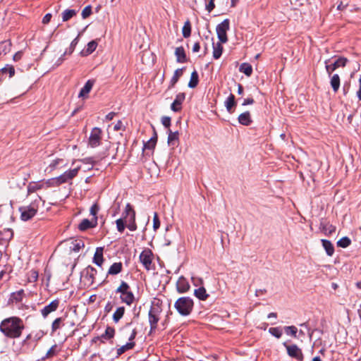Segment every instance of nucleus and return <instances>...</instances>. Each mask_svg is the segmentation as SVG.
<instances>
[{
    "instance_id": "052dcab7",
    "label": "nucleus",
    "mask_w": 361,
    "mask_h": 361,
    "mask_svg": "<svg viewBox=\"0 0 361 361\" xmlns=\"http://www.w3.org/2000/svg\"><path fill=\"white\" fill-rule=\"evenodd\" d=\"M80 161L83 164H91L92 166H93L94 164L93 157H85L84 159H80Z\"/></svg>"
},
{
    "instance_id": "39448f33",
    "label": "nucleus",
    "mask_w": 361,
    "mask_h": 361,
    "mask_svg": "<svg viewBox=\"0 0 361 361\" xmlns=\"http://www.w3.org/2000/svg\"><path fill=\"white\" fill-rule=\"evenodd\" d=\"M79 170L80 167H77L66 171L59 176L50 179V181H53L54 185H60L73 179L78 175Z\"/></svg>"
},
{
    "instance_id": "e2e57ef3",
    "label": "nucleus",
    "mask_w": 361,
    "mask_h": 361,
    "mask_svg": "<svg viewBox=\"0 0 361 361\" xmlns=\"http://www.w3.org/2000/svg\"><path fill=\"white\" fill-rule=\"evenodd\" d=\"M23 52L22 51H19L16 52L13 57V61H18L20 60L23 56Z\"/></svg>"
},
{
    "instance_id": "a18cd8bd",
    "label": "nucleus",
    "mask_w": 361,
    "mask_h": 361,
    "mask_svg": "<svg viewBox=\"0 0 361 361\" xmlns=\"http://www.w3.org/2000/svg\"><path fill=\"white\" fill-rule=\"evenodd\" d=\"M126 223H128L127 228L131 231H135L137 229V224L135 223V216L133 215L132 216H130L128 219L125 221Z\"/></svg>"
},
{
    "instance_id": "864d4df0",
    "label": "nucleus",
    "mask_w": 361,
    "mask_h": 361,
    "mask_svg": "<svg viewBox=\"0 0 361 361\" xmlns=\"http://www.w3.org/2000/svg\"><path fill=\"white\" fill-rule=\"evenodd\" d=\"M56 345H54L50 348V349L47 351L46 355L42 359L44 360L45 358H50L56 355Z\"/></svg>"
},
{
    "instance_id": "bf43d9fd",
    "label": "nucleus",
    "mask_w": 361,
    "mask_h": 361,
    "mask_svg": "<svg viewBox=\"0 0 361 361\" xmlns=\"http://www.w3.org/2000/svg\"><path fill=\"white\" fill-rule=\"evenodd\" d=\"M99 209V206L97 204L92 205L90 208V214L94 217H97V214Z\"/></svg>"
},
{
    "instance_id": "aec40b11",
    "label": "nucleus",
    "mask_w": 361,
    "mask_h": 361,
    "mask_svg": "<svg viewBox=\"0 0 361 361\" xmlns=\"http://www.w3.org/2000/svg\"><path fill=\"white\" fill-rule=\"evenodd\" d=\"M94 85V80H88L83 87L80 90L78 97H84L87 96L90 92L91 91L92 87Z\"/></svg>"
},
{
    "instance_id": "f704fd0d",
    "label": "nucleus",
    "mask_w": 361,
    "mask_h": 361,
    "mask_svg": "<svg viewBox=\"0 0 361 361\" xmlns=\"http://www.w3.org/2000/svg\"><path fill=\"white\" fill-rule=\"evenodd\" d=\"M199 82V75L196 71H194L191 73L190 79L188 82V87L190 88H195L197 87Z\"/></svg>"
},
{
    "instance_id": "69168bd1",
    "label": "nucleus",
    "mask_w": 361,
    "mask_h": 361,
    "mask_svg": "<svg viewBox=\"0 0 361 361\" xmlns=\"http://www.w3.org/2000/svg\"><path fill=\"white\" fill-rule=\"evenodd\" d=\"M51 19V13H47L43 19H42V23L43 24H48Z\"/></svg>"
},
{
    "instance_id": "603ef678",
    "label": "nucleus",
    "mask_w": 361,
    "mask_h": 361,
    "mask_svg": "<svg viewBox=\"0 0 361 361\" xmlns=\"http://www.w3.org/2000/svg\"><path fill=\"white\" fill-rule=\"evenodd\" d=\"M91 14H92V6L90 5H88L83 8V10L82 11L81 16L83 19H85L87 17H89Z\"/></svg>"
},
{
    "instance_id": "4be33fe9",
    "label": "nucleus",
    "mask_w": 361,
    "mask_h": 361,
    "mask_svg": "<svg viewBox=\"0 0 361 361\" xmlns=\"http://www.w3.org/2000/svg\"><path fill=\"white\" fill-rule=\"evenodd\" d=\"M175 55L178 63H185L187 61L186 54L183 47H179L176 49Z\"/></svg>"
},
{
    "instance_id": "c85d7f7f",
    "label": "nucleus",
    "mask_w": 361,
    "mask_h": 361,
    "mask_svg": "<svg viewBox=\"0 0 361 361\" xmlns=\"http://www.w3.org/2000/svg\"><path fill=\"white\" fill-rule=\"evenodd\" d=\"M194 295L196 298L201 300H205L209 297V294L207 293L206 289L202 286L195 290Z\"/></svg>"
},
{
    "instance_id": "9d476101",
    "label": "nucleus",
    "mask_w": 361,
    "mask_h": 361,
    "mask_svg": "<svg viewBox=\"0 0 361 361\" xmlns=\"http://www.w3.org/2000/svg\"><path fill=\"white\" fill-rule=\"evenodd\" d=\"M102 137V130L101 128L94 127L92 129L89 140L88 145L92 148H95L100 145Z\"/></svg>"
},
{
    "instance_id": "e433bc0d",
    "label": "nucleus",
    "mask_w": 361,
    "mask_h": 361,
    "mask_svg": "<svg viewBox=\"0 0 361 361\" xmlns=\"http://www.w3.org/2000/svg\"><path fill=\"white\" fill-rule=\"evenodd\" d=\"M239 71L249 77L252 73V67L247 63H243L240 66Z\"/></svg>"
},
{
    "instance_id": "37998d69",
    "label": "nucleus",
    "mask_w": 361,
    "mask_h": 361,
    "mask_svg": "<svg viewBox=\"0 0 361 361\" xmlns=\"http://www.w3.org/2000/svg\"><path fill=\"white\" fill-rule=\"evenodd\" d=\"M11 47V43L8 41L1 42L0 43V54H6L10 51Z\"/></svg>"
},
{
    "instance_id": "6ab92c4d",
    "label": "nucleus",
    "mask_w": 361,
    "mask_h": 361,
    "mask_svg": "<svg viewBox=\"0 0 361 361\" xmlns=\"http://www.w3.org/2000/svg\"><path fill=\"white\" fill-rule=\"evenodd\" d=\"M104 261L103 247H97L93 257V262L98 267H102Z\"/></svg>"
},
{
    "instance_id": "b1692460",
    "label": "nucleus",
    "mask_w": 361,
    "mask_h": 361,
    "mask_svg": "<svg viewBox=\"0 0 361 361\" xmlns=\"http://www.w3.org/2000/svg\"><path fill=\"white\" fill-rule=\"evenodd\" d=\"M184 68H178L175 71L173 77L171 78L169 86V89H171L175 86L178 81L179 78L182 76Z\"/></svg>"
},
{
    "instance_id": "dca6fc26",
    "label": "nucleus",
    "mask_w": 361,
    "mask_h": 361,
    "mask_svg": "<svg viewBox=\"0 0 361 361\" xmlns=\"http://www.w3.org/2000/svg\"><path fill=\"white\" fill-rule=\"evenodd\" d=\"M97 224V217L93 218L90 221L87 219H84L78 225V228L81 231L87 230L88 228H94Z\"/></svg>"
},
{
    "instance_id": "5fc2aeb1",
    "label": "nucleus",
    "mask_w": 361,
    "mask_h": 361,
    "mask_svg": "<svg viewBox=\"0 0 361 361\" xmlns=\"http://www.w3.org/2000/svg\"><path fill=\"white\" fill-rule=\"evenodd\" d=\"M123 220V219L121 218L116 221L117 230L120 233L123 232L126 227Z\"/></svg>"
},
{
    "instance_id": "ea45409f",
    "label": "nucleus",
    "mask_w": 361,
    "mask_h": 361,
    "mask_svg": "<svg viewBox=\"0 0 361 361\" xmlns=\"http://www.w3.org/2000/svg\"><path fill=\"white\" fill-rule=\"evenodd\" d=\"M124 313H125V307H118L113 314L114 322L115 323L118 322V321L123 317Z\"/></svg>"
},
{
    "instance_id": "8fccbe9b",
    "label": "nucleus",
    "mask_w": 361,
    "mask_h": 361,
    "mask_svg": "<svg viewBox=\"0 0 361 361\" xmlns=\"http://www.w3.org/2000/svg\"><path fill=\"white\" fill-rule=\"evenodd\" d=\"M320 226L322 228V230L325 232V233L329 235L334 233L336 230V228L332 225L324 224V223H321Z\"/></svg>"
},
{
    "instance_id": "cd10ccee",
    "label": "nucleus",
    "mask_w": 361,
    "mask_h": 361,
    "mask_svg": "<svg viewBox=\"0 0 361 361\" xmlns=\"http://www.w3.org/2000/svg\"><path fill=\"white\" fill-rule=\"evenodd\" d=\"M221 43L220 41L216 44L213 43V57L215 59H219L222 54L224 48Z\"/></svg>"
},
{
    "instance_id": "c03bdc74",
    "label": "nucleus",
    "mask_w": 361,
    "mask_h": 361,
    "mask_svg": "<svg viewBox=\"0 0 361 361\" xmlns=\"http://www.w3.org/2000/svg\"><path fill=\"white\" fill-rule=\"evenodd\" d=\"M182 34L185 38H188L191 34V25L189 20H187L182 29Z\"/></svg>"
},
{
    "instance_id": "4468645a",
    "label": "nucleus",
    "mask_w": 361,
    "mask_h": 361,
    "mask_svg": "<svg viewBox=\"0 0 361 361\" xmlns=\"http://www.w3.org/2000/svg\"><path fill=\"white\" fill-rule=\"evenodd\" d=\"M59 305V300H54L49 305L41 310V314L44 318H46L50 313L56 311Z\"/></svg>"
},
{
    "instance_id": "6e6552de",
    "label": "nucleus",
    "mask_w": 361,
    "mask_h": 361,
    "mask_svg": "<svg viewBox=\"0 0 361 361\" xmlns=\"http://www.w3.org/2000/svg\"><path fill=\"white\" fill-rule=\"evenodd\" d=\"M283 345L286 348L287 354L289 357L295 359L298 361L304 360L302 350L296 344L288 345L286 342H284Z\"/></svg>"
},
{
    "instance_id": "c756f323",
    "label": "nucleus",
    "mask_w": 361,
    "mask_h": 361,
    "mask_svg": "<svg viewBox=\"0 0 361 361\" xmlns=\"http://www.w3.org/2000/svg\"><path fill=\"white\" fill-rule=\"evenodd\" d=\"M224 104L227 111L232 113V108L236 105L235 96L233 94H231L225 101Z\"/></svg>"
},
{
    "instance_id": "7ed1b4c3",
    "label": "nucleus",
    "mask_w": 361,
    "mask_h": 361,
    "mask_svg": "<svg viewBox=\"0 0 361 361\" xmlns=\"http://www.w3.org/2000/svg\"><path fill=\"white\" fill-rule=\"evenodd\" d=\"M42 202L40 197L34 200L29 205L19 207L21 220L26 221L31 219L35 216L39 208V205Z\"/></svg>"
},
{
    "instance_id": "79ce46f5",
    "label": "nucleus",
    "mask_w": 361,
    "mask_h": 361,
    "mask_svg": "<svg viewBox=\"0 0 361 361\" xmlns=\"http://www.w3.org/2000/svg\"><path fill=\"white\" fill-rule=\"evenodd\" d=\"M285 333L288 336L297 338L298 329L295 326H287L283 328Z\"/></svg>"
},
{
    "instance_id": "338daca9",
    "label": "nucleus",
    "mask_w": 361,
    "mask_h": 361,
    "mask_svg": "<svg viewBox=\"0 0 361 361\" xmlns=\"http://www.w3.org/2000/svg\"><path fill=\"white\" fill-rule=\"evenodd\" d=\"M254 102H255V101L252 98H247V99H244L242 105L247 106V105L252 104Z\"/></svg>"
},
{
    "instance_id": "680f3d73",
    "label": "nucleus",
    "mask_w": 361,
    "mask_h": 361,
    "mask_svg": "<svg viewBox=\"0 0 361 361\" xmlns=\"http://www.w3.org/2000/svg\"><path fill=\"white\" fill-rule=\"evenodd\" d=\"M215 7L214 0H209L208 4L206 5L207 11L210 13Z\"/></svg>"
},
{
    "instance_id": "6e6d98bb",
    "label": "nucleus",
    "mask_w": 361,
    "mask_h": 361,
    "mask_svg": "<svg viewBox=\"0 0 361 361\" xmlns=\"http://www.w3.org/2000/svg\"><path fill=\"white\" fill-rule=\"evenodd\" d=\"M160 227V221L157 213L154 214L153 217V228L154 231L157 230Z\"/></svg>"
},
{
    "instance_id": "393cba45",
    "label": "nucleus",
    "mask_w": 361,
    "mask_h": 361,
    "mask_svg": "<svg viewBox=\"0 0 361 361\" xmlns=\"http://www.w3.org/2000/svg\"><path fill=\"white\" fill-rule=\"evenodd\" d=\"M84 246L85 244L82 240H73L70 243L69 250L71 252H78Z\"/></svg>"
},
{
    "instance_id": "9b49d317",
    "label": "nucleus",
    "mask_w": 361,
    "mask_h": 361,
    "mask_svg": "<svg viewBox=\"0 0 361 361\" xmlns=\"http://www.w3.org/2000/svg\"><path fill=\"white\" fill-rule=\"evenodd\" d=\"M329 61L330 59H327L324 61L325 68L329 76H331L332 73L337 68L340 67H345L348 62V59L345 57H339L332 64H329Z\"/></svg>"
},
{
    "instance_id": "2eb2a0df",
    "label": "nucleus",
    "mask_w": 361,
    "mask_h": 361,
    "mask_svg": "<svg viewBox=\"0 0 361 361\" xmlns=\"http://www.w3.org/2000/svg\"><path fill=\"white\" fill-rule=\"evenodd\" d=\"M97 272V271L95 268L92 266H88L83 270L82 275L90 284H92Z\"/></svg>"
},
{
    "instance_id": "13d9d810",
    "label": "nucleus",
    "mask_w": 361,
    "mask_h": 361,
    "mask_svg": "<svg viewBox=\"0 0 361 361\" xmlns=\"http://www.w3.org/2000/svg\"><path fill=\"white\" fill-rule=\"evenodd\" d=\"M161 123L166 128H169L171 126V118L169 116H163L161 118Z\"/></svg>"
},
{
    "instance_id": "49530a36",
    "label": "nucleus",
    "mask_w": 361,
    "mask_h": 361,
    "mask_svg": "<svg viewBox=\"0 0 361 361\" xmlns=\"http://www.w3.org/2000/svg\"><path fill=\"white\" fill-rule=\"evenodd\" d=\"M78 37H75L71 43L70 44V47L68 49H67L64 53H63V56H66V55H71L75 50V48L76 47V45L78 44Z\"/></svg>"
},
{
    "instance_id": "412c9836",
    "label": "nucleus",
    "mask_w": 361,
    "mask_h": 361,
    "mask_svg": "<svg viewBox=\"0 0 361 361\" xmlns=\"http://www.w3.org/2000/svg\"><path fill=\"white\" fill-rule=\"evenodd\" d=\"M97 47V43L94 40L90 42L87 44V47L81 51L80 55L82 56H86L91 54L96 49Z\"/></svg>"
},
{
    "instance_id": "c9c22d12",
    "label": "nucleus",
    "mask_w": 361,
    "mask_h": 361,
    "mask_svg": "<svg viewBox=\"0 0 361 361\" xmlns=\"http://www.w3.org/2000/svg\"><path fill=\"white\" fill-rule=\"evenodd\" d=\"M67 164L64 163V160L63 159H56L53 160L49 165L48 169H50V171H53L57 169L59 166H66Z\"/></svg>"
},
{
    "instance_id": "72a5a7b5",
    "label": "nucleus",
    "mask_w": 361,
    "mask_h": 361,
    "mask_svg": "<svg viewBox=\"0 0 361 361\" xmlns=\"http://www.w3.org/2000/svg\"><path fill=\"white\" fill-rule=\"evenodd\" d=\"M135 216V212L133 209L132 205L130 203H128L126 206L125 210L123 213V218L125 221L128 219L130 216Z\"/></svg>"
},
{
    "instance_id": "de8ad7c7",
    "label": "nucleus",
    "mask_w": 361,
    "mask_h": 361,
    "mask_svg": "<svg viewBox=\"0 0 361 361\" xmlns=\"http://www.w3.org/2000/svg\"><path fill=\"white\" fill-rule=\"evenodd\" d=\"M351 243V240L348 237H343L337 242V246L343 248L348 247Z\"/></svg>"
},
{
    "instance_id": "4d7b16f0",
    "label": "nucleus",
    "mask_w": 361,
    "mask_h": 361,
    "mask_svg": "<svg viewBox=\"0 0 361 361\" xmlns=\"http://www.w3.org/2000/svg\"><path fill=\"white\" fill-rule=\"evenodd\" d=\"M41 188V185H39L36 183H30L27 186V192L28 193H32L35 192L36 190Z\"/></svg>"
},
{
    "instance_id": "ddd939ff",
    "label": "nucleus",
    "mask_w": 361,
    "mask_h": 361,
    "mask_svg": "<svg viewBox=\"0 0 361 361\" xmlns=\"http://www.w3.org/2000/svg\"><path fill=\"white\" fill-rule=\"evenodd\" d=\"M185 99V94L180 92L176 94V98L171 105V109L174 112H178L182 109V104Z\"/></svg>"
},
{
    "instance_id": "1a4fd4ad",
    "label": "nucleus",
    "mask_w": 361,
    "mask_h": 361,
    "mask_svg": "<svg viewBox=\"0 0 361 361\" xmlns=\"http://www.w3.org/2000/svg\"><path fill=\"white\" fill-rule=\"evenodd\" d=\"M230 29V21L225 19L221 23L218 24L216 27L218 39L222 43L228 42L227 31Z\"/></svg>"
},
{
    "instance_id": "58836bf2",
    "label": "nucleus",
    "mask_w": 361,
    "mask_h": 361,
    "mask_svg": "<svg viewBox=\"0 0 361 361\" xmlns=\"http://www.w3.org/2000/svg\"><path fill=\"white\" fill-rule=\"evenodd\" d=\"M178 140V133L177 131L172 132L170 129H169L168 144L169 145H175Z\"/></svg>"
},
{
    "instance_id": "4c0bfd02",
    "label": "nucleus",
    "mask_w": 361,
    "mask_h": 361,
    "mask_svg": "<svg viewBox=\"0 0 361 361\" xmlns=\"http://www.w3.org/2000/svg\"><path fill=\"white\" fill-rule=\"evenodd\" d=\"M135 343V342H128L126 344L122 345L119 348L117 349V357L121 355L126 351L130 350L134 348Z\"/></svg>"
},
{
    "instance_id": "f3484780",
    "label": "nucleus",
    "mask_w": 361,
    "mask_h": 361,
    "mask_svg": "<svg viewBox=\"0 0 361 361\" xmlns=\"http://www.w3.org/2000/svg\"><path fill=\"white\" fill-rule=\"evenodd\" d=\"M190 284L188 280L183 276L179 277L176 283L177 291L179 293H184L190 289Z\"/></svg>"
},
{
    "instance_id": "a211bd4d",
    "label": "nucleus",
    "mask_w": 361,
    "mask_h": 361,
    "mask_svg": "<svg viewBox=\"0 0 361 361\" xmlns=\"http://www.w3.org/2000/svg\"><path fill=\"white\" fill-rule=\"evenodd\" d=\"M238 122L243 126H250L252 123V120L249 111L240 114L238 118Z\"/></svg>"
},
{
    "instance_id": "20e7f679",
    "label": "nucleus",
    "mask_w": 361,
    "mask_h": 361,
    "mask_svg": "<svg viewBox=\"0 0 361 361\" xmlns=\"http://www.w3.org/2000/svg\"><path fill=\"white\" fill-rule=\"evenodd\" d=\"M116 293H121V300L127 305H131L135 301V295L130 290L129 285L122 281L121 285L116 290Z\"/></svg>"
},
{
    "instance_id": "f8f14e48",
    "label": "nucleus",
    "mask_w": 361,
    "mask_h": 361,
    "mask_svg": "<svg viewBox=\"0 0 361 361\" xmlns=\"http://www.w3.org/2000/svg\"><path fill=\"white\" fill-rule=\"evenodd\" d=\"M44 332L42 330L32 331L31 333L27 335L23 341L24 345H29L32 343H37L44 336Z\"/></svg>"
},
{
    "instance_id": "7c9ffc66",
    "label": "nucleus",
    "mask_w": 361,
    "mask_h": 361,
    "mask_svg": "<svg viewBox=\"0 0 361 361\" xmlns=\"http://www.w3.org/2000/svg\"><path fill=\"white\" fill-rule=\"evenodd\" d=\"M8 74V77L11 78L15 74V68L12 65L7 64L5 67L0 70V76L4 77Z\"/></svg>"
},
{
    "instance_id": "a878e982",
    "label": "nucleus",
    "mask_w": 361,
    "mask_h": 361,
    "mask_svg": "<svg viewBox=\"0 0 361 361\" xmlns=\"http://www.w3.org/2000/svg\"><path fill=\"white\" fill-rule=\"evenodd\" d=\"M322 244L328 256H332L334 253V247L329 240L322 239Z\"/></svg>"
},
{
    "instance_id": "f257e3e1",
    "label": "nucleus",
    "mask_w": 361,
    "mask_h": 361,
    "mask_svg": "<svg viewBox=\"0 0 361 361\" xmlns=\"http://www.w3.org/2000/svg\"><path fill=\"white\" fill-rule=\"evenodd\" d=\"M25 329L24 322L18 317H10L3 319L0 323V331L9 338H18Z\"/></svg>"
},
{
    "instance_id": "473e14b6",
    "label": "nucleus",
    "mask_w": 361,
    "mask_h": 361,
    "mask_svg": "<svg viewBox=\"0 0 361 361\" xmlns=\"http://www.w3.org/2000/svg\"><path fill=\"white\" fill-rule=\"evenodd\" d=\"M340 77L334 74L331 77L330 84L334 92H337L340 87Z\"/></svg>"
},
{
    "instance_id": "a19ab883",
    "label": "nucleus",
    "mask_w": 361,
    "mask_h": 361,
    "mask_svg": "<svg viewBox=\"0 0 361 361\" xmlns=\"http://www.w3.org/2000/svg\"><path fill=\"white\" fill-rule=\"evenodd\" d=\"M115 335V329L113 327L107 326L104 333L102 334L101 338L109 340L113 338Z\"/></svg>"
},
{
    "instance_id": "5701e85b",
    "label": "nucleus",
    "mask_w": 361,
    "mask_h": 361,
    "mask_svg": "<svg viewBox=\"0 0 361 361\" xmlns=\"http://www.w3.org/2000/svg\"><path fill=\"white\" fill-rule=\"evenodd\" d=\"M66 319L65 317H60L55 319L51 324V334H54L58 329H61L63 326H64V320Z\"/></svg>"
},
{
    "instance_id": "09e8293b",
    "label": "nucleus",
    "mask_w": 361,
    "mask_h": 361,
    "mask_svg": "<svg viewBox=\"0 0 361 361\" xmlns=\"http://www.w3.org/2000/svg\"><path fill=\"white\" fill-rule=\"evenodd\" d=\"M269 332L276 338H280L282 336V330L280 327H271Z\"/></svg>"
},
{
    "instance_id": "423d86ee",
    "label": "nucleus",
    "mask_w": 361,
    "mask_h": 361,
    "mask_svg": "<svg viewBox=\"0 0 361 361\" xmlns=\"http://www.w3.org/2000/svg\"><path fill=\"white\" fill-rule=\"evenodd\" d=\"M161 312V309L159 306L157 305L151 307L148 314L150 332L155 331L157 329Z\"/></svg>"
},
{
    "instance_id": "0eeeda50",
    "label": "nucleus",
    "mask_w": 361,
    "mask_h": 361,
    "mask_svg": "<svg viewBox=\"0 0 361 361\" xmlns=\"http://www.w3.org/2000/svg\"><path fill=\"white\" fill-rule=\"evenodd\" d=\"M140 262L147 271L154 270V265L152 264L153 253L149 249L144 250L140 255Z\"/></svg>"
},
{
    "instance_id": "bb28decb",
    "label": "nucleus",
    "mask_w": 361,
    "mask_h": 361,
    "mask_svg": "<svg viewBox=\"0 0 361 361\" xmlns=\"http://www.w3.org/2000/svg\"><path fill=\"white\" fill-rule=\"evenodd\" d=\"M123 264L121 262H114L109 269L108 275H116L121 272Z\"/></svg>"
},
{
    "instance_id": "f03ea898",
    "label": "nucleus",
    "mask_w": 361,
    "mask_h": 361,
    "mask_svg": "<svg viewBox=\"0 0 361 361\" xmlns=\"http://www.w3.org/2000/svg\"><path fill=\"white\" fill-rule=\"evenodd\" d=\"M194 302L190 297H180L174 303V308L183 317L190 315L193 310Z\"/></svg>"
},
{
    "instance_id": "0e129e2a",
    "label": "nucleus",
    "mask_w": 361,
    "mask_h": 361,
    "mask_svg": "<svg viewBox=\"0 0 361 361\" xmlns=\"http://www.w3.org/2000/svg\"><path fill=\"white\" fill-rule=\"evenodd\" d=\"M155 144L149 142V140H148L147 142L144 143V149H153L155 147Z\"/></svg>"
},
{
    "instance_id": "3c124183",
    "label": "nucleus",
    "mask_w": 361,
    "mask_h": 361,
    "mask_svg": "<svg viewBox=\"0 0 361 361\" xmlns=\"http://www.w3.org/2000/svg\"><path fill=\"white\" fill-rule=\"evenodd\" d=\"M24 295V290L23 289L13 293H12V298L13 300H14L16 302H20L23 300V295Z\"/></svg>"
},
{
    "instance_id": "2f4dec72",
    "label": "nucleus",
    "mask_w": 361,
    "mask_h": 361,
    "mask_svg": "<svg viewBox=\"0 0 361 361\" xmlns=\"http://www.w3.org/2000/svg\"><path fill=\"white\" fill-rule=\"evenodd\" d=\"M78 11L75 9H66L61 13L62 21L66 22L76 16Z\"/></svg>"
},
{
    "instance_id": "774afa93",
    "label": "nucleus",
    "mask_w": 361,
    "mask_h": 361,
    "mask_svg": "<svg viewBox=\"0 0 361 361\" xmlns=\"http://www.w3.org/2000/svg\"><path fill=\"white\" fill-rule=\"evenodd\" d=\"M123 127V126L122 121H118L117 122V123L114 126V130L117 131V130L122 129Z\"/></svg>"
}]
</instances>
